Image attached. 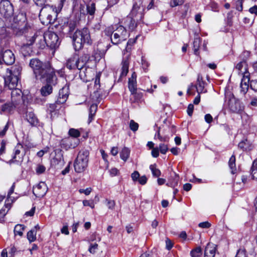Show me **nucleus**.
<instances>
[{"label":"nucleus","mask_w":257,"mask_h":257,"mask_svg":"<svg viewBox=\"0 0 257 257\" xmlns=\"http://www.w3.org/2000/svg\"><path fill=\"white\" fill-rule=\"evenodd\" d=\"M22 71L19 65H15L10 69H7V74L5 77V87L12 90L11 92V101L18 106L24 102L22 91L16 88Z\"/></svg>","instance_id":"obj_1"},{"label":"nucleus","mask_w":257,"mask_h":257,"mask_svg":"<svg viewBox=\"0 0 257 257\" xmlns=\"http://www.w3.org/2000/svg\"><path fill=\"white\" fill-rule=\"evenodd\" d=\"M30 67L32 69L37 79L40 81L48 80L49 82L55 83L56 72H62L60 70H55L49 62H43L38 58L31 59Z\"/></svg>","instance_id":"obj_2"},{"label":"nucleus","mask_w":257,"mask_h":257,"mask_svg":"<svg viewBox=\"0 0 257 257\" xmlns=\"http://www.w3.org/2000/svg\"><path fill=\"white\" fill-rule=\"evenodd\" d=\"M13 33L17 36L25 34L30 29L28 25L26 15L25 13H20L14 18L11 24Z\"/></svg>","instance_id":"obj_3"},{"label":"nucleus","mask_w":257,"mask_h":257,"mask_svg":"<svg viewBox=\"0 0 257 257\" xmlns=\"http://www.w3.org/2000/svg\"><path fill=\"white\" fill-rule=\"evenodd\" d=\"M73 46L76 51L80 50L84 44L90 45L92 40L87 28H84L81 30L75 31L72 37Z\"/></svg>","instance_id":"obj_4"},{"label":"nucleus","mask_w":257,"mask_h":257,"mask_svg":"<svg viewBox=\"0 0 257 257\" xmlns=\"http://www.w3.org/2000/svg\"><path fill=\"white\" fill-rule=\"evenodd\" d=\"M57 15L58 11L55 7L47 5L41 9L39 17L42 23L47 25L54 23Z\"/></svg>","instance_id":"obj_5"},{"label":"nucleus","mask_w":257,"mask_h":257,"mask_svg":"<svg viewBox=\"0 0 257 257\" xmlns=\"http://www.w3.org/2000/svg\"><path fill=\"white\" fill-rule=\"evenodd\" d=\"M89 153L87 150L80 151L74 163V168L76 172H83L87 168Z\"/></svg>","instance_id":"obj_6"},{"label":"nucleus","mask_w":257,"mask_h":257,"mask_svg":"<svg viewBox=\"0 0 257 257\" xmlns=\"http://www.w3.org/2000/svg\"><path fill=\"white\" fill-rule=\"evenodd\" d=\"M128 34L126 30L122 26H119L114 30L113 37H111V42L114 45H117L126 40Z\"/></svg>","instance_id":"obj_7"},{"label":"nucleus","mask_w":257,"mask_h":257,"mask_svg":"<svg viewBox=\"0 0 257 257\" xmlns=\"http://www.w3.org/2000/svg\"><path fill=\"white\" fill-rule=\"evenodd\" d=\"M23 150V146L20 144H18L14 148L12 159L9 160L8 163L10 164L13 163L20 164L23 161V158L25 156Z\"/></svg>","instance_id":"obj_8"},{"label":"nucleus","mask_w":257,"mask_h":257,"mask_svg":"<svg viewBox=\"0 0 257 257\" xmlns=\"http://www.w3.org/2000/svg\"><path fill=\"white\" fill-rule=\"evenodd\" d=\"M15 61V56L12 50L3 49L0 51V65L5 63L7 65H10Z\"/></svg>","instance_id":"obj_9"},{"label":"nucleus","mask_w":257,"mask_h":257,"mask_svg":"<svg viewBox=\"0 0 257 257\" xmlns=\"http://www.w3.org/2000/svg\"><path fill=\"white\" fill-rule=\"evenodd\" d=\"M0 13L6 18H9L13 15V6L10 1L8 0H3L1 2Z\"/></svg>","instance_id":"obj_10"},{"label":"nucleus","mask_w":257,"mask_h":257,"mask_svg":"<svg viewBox=\"0 0 257 257\" xmlns=\"http://www.w3.org/2000/svg\"><path fill=\"white\" fill-rule=\"evenodd\" d=\"M34 42L36 43V45L40 49H44L45 46H47V42L45 38V33L44 35H37L35 34L33 36L31 37L28 40L27 45H32Z\"/></svg>","instance_id":"obj_11"},{"label":"nucleus","mask_w":257,"mask_h":257,"mask_svg":"<svg viewBox=\"0 0 257 257\" xmlns=\"http://www.w3.org/2000/svg\"><path fill=\"white\" fill-rule=\"evenodd\" d=\"M45 38L47 46L52 49H55L59 46L60 42L58 35L56 33L48 31L45 33Z\"/></svg>","instance_id":"obj_12"},{"label":"nucleus","mask_w":257,"mask_h":257,"mask_svg":"<svg viewBox=\"0 0 257 257\" xmlns=\"http://www.w3.org/2000/svg\"><path fill=\"white\" fill-rule=\"evenodd\" d=\"M205 82L203 80V77L201 75L198 74L197 80V83L196 85L191 84L187 89V93L189 95H194L193 92L194 89H196L198 93H200L203 92L204 88Z\"/></svg>","instance_id":"obj_13"},{"label":"nucleus","mask_w":257,"mask_h":257,"mask_svg":"<svg viewBox=\"0 0 257 257\" xmlns=\"http://www.w3.org/2000/svg\"><path fill=\"white\" fill-rule=\"evenodd\" d=\"M79 143V141L78 139L67 137L61 140L60 145L62 148L68 150L76 148Z\"/></svg>","instance_id":"obj_14"},{"label":"nucleus","mask_w":257,"mask_h":257,"mask_svg":"<svg viewBox=\"0 0 257 257\" xmlns=\"http://www.w3.org/2000/svg\"><path fill=\"white\" fill-rule=\"evenodd\" d=\"M228 108L234 113H240L243 109V106L240 102L232 96L228 101Z\"/></svg>","instance_id":"obj_15"},{"label":"nucleus","mask_w":257,"mask_h":257,"mask_svg":"<svg viewBox=\"0 0 257 257\" xmlns=\"http://www.w3.org/2000/svg\"><path fill=\"white\" fill-rule=\"evenodd\" d=\"M144 10L143 6L135 3L129 15L136 18V20L141 21L144 17Z\"/></svg>","instance_id":"obj_16"},{"label":"nucleus","mask_w":257,"mask_h":257,"mask_svg":"<svg viewBox=\"0 0 257 257\" xmlns=\"http://www.w3.org/2000/svg\"><path fill=\"white\" fill-rule=\"evenodd\" d=\"M41 81L42 82L46 83V85L42 87V88H41V94L43 96H47L52 93L53 87L55 86L57 84L58 78L57 76L56 75L55 83H51V82H49L48 80H43Z\"/></svg>","instance_id":"obj_17"},{"label":"nucleus","mask_w":257,"mask_h":257,"mask_svg":"<svg viewBox=\"0 0 257 257\" xmlns=\"http://www.w3.org/2000/svg\"><path fill=\"white\" fill-rule=\"evenodd\" d=\"M140 21L136 20V18L128 15L124 19L123 23L125 29L127 28L129 31H133L135 30Z\"/></svg>","instance_id":"obj_18"},{"label":"nucleus","mask_w":257,"mask_h":257,"mask_svg":"<svg viewBox=\"0 0 257 257\" xmlns=\"http://www.w3.org/2000/svg\"><path fill=\"white\" fill-rule=\"evenodd\" d=\"M69 94V85H65L59 92V95L57 98V103L63 104L65 103L68 99Z\"/></svg>","instance_id":"obj_19"},{"label":"nucleus","mask_w":257,"mask_h":257,"mask_svg":"<svg viewBox=\"0 0 257 257\" xmlns=\"http://www.w3.org/2000/svg\"><path fill=\"white\" fill-rule=\"evenodd\" d=\"M48 190L46 184L44 182H40L37 186L33 188V194L37 197H43Z\"/></svg>","instance_id":"obj_20"},{"label":"nucleus","mask_w":257,"mask_h":257,"mask_svg":"<svg viewBox=\"0 0 257 257\" xmlns=\"http://www.w3.org/2000/svg\"><path fill=\"white\" fill-rule=\"evenodd\" d=\"M249 75V72H244L243 76H242L240 83V91L243 94H245L248 90L249 87L248 83L250 80Z\"/></svg>","instance_id":"obj_21"},{"label":"nucleus","mask_w":257,"mask_h":257,"mask_svg":"<svg viewBox=\"0 0 257 257\" xmlns=\"http://www.w3.org/2000/svg\"><path fill=\"white\" fill-rule=\"evenodd\" d=\"M18 107L16 105L11 102H7L1 105L0 108L1 114H10L12 113L15 109Z\"/></svg>","instance_id":"obj_22"},{"label":"nucleus","mask_w":257,"mask_h":257,"mask_svg":"<svg viewBox=\"0 0 257 257\" xmlns=\"http://www.w3.org/2000/svg\"><path fill=\"white\" fill-rule=\"evenodd\" d=\"M27 120L33 126H37L39 121L35 114L32 111H27L26 114Z\"/></svg>","instance_id":"obj_23"},{"label":"nucleus","mask_w":257,"mask_h":257,"mask_svg":"<svg viewBox=\"0 0 257 257\" xmlns=\"http://www.w3.org/2000/svg\"><path fill=\"white\" fill-rule=\"evenodd\" d=\"M78 57L77 55H74L70 57L66 63V67L69 69H75L76 66H78Z\"/></svg>","instance_id":"obj_24"},{"label":"nucleus","mask_w":257,"mask_h":257,"mask_svg":"<svg viewBox=\"0 0 257 257\" xmlns=\"http://www.w3.org/2000/svg\"><path fill=\"white\" fill-rule=\"evenodd\" d=\"M121 72L120 75V77H125L128 71L129 61L128 57L123 59L121 62Z\"/></svg>","instance_id":"obj_25"},{"label":"nucleus","mask_w":257,"mask_h":257,"mask_svg":"<svg viewBox=\"0 0 257 257\" xmlns=\"http://www.w3.org/2000/svg\"><path fill=\"white\" fill-rule=\"evenodd\" d=\"M51 165L53 166H61L63 165V160L62 156L61 155H56L51 160Z\"/></svg>","instance_id":"obj_26"},{"label":"nucleus","mask_w":257,"mask_h":257,"mask_svg":"<svg viewBox=\"0 0 257 257\" xmlns=\"http://www.w3.org/2000/svg\"><path fill=\"white\" fill-rule=\"evenodd\" d=\"M236 69L243 76L244 72H248L247 69V64L245 61H242L236 65Z\"/></svg>","instance_id":"obj_27"},{"label":"nucleus","mask_w":257,"mask_h":257,"mask_svg":"<svg viewBox=\"0 0 257 257\" xmlns=\"http://www.w3.org/2000/svg\"><path fill=\"white\" fill-rule=\"evenodd\" d=\"M179 180V177L178 175L175 174L174 176L171 177V178L169 180V182L167 183V185L168 186L175 188L178 184V182Z\"/></svg>","instance_id":"obj_28"},{"label":"nucleus","mask_w":257,"mask_h":257,"mask_svg":"<svg viewBox=\"0 0 257 257\" xmlns=\"http://www.w3.org/2000/svg\"><path fill=\"white\" fill-rule=\"evenodd\" d=\"M97 109V105L95 104H92L89 109V114L88 120V123H90L93 119L94 116L95 114Z\"/></svg>","instance_id":"obj_29"},{"label":"nucleus","mask_w":257,"mask_h":257,"mask_svg":"<svg viewBox=\"0 0 257 257\" xmlns=\"http://www.w3.org/2000/svg\"><path fill=\"white\" fill-rule=\"evenodd\" d=\"M228 165L231 170V173L233 174H235L236 171V168L235 165V157L234 155H232L230 158Z\"/></svg>","instance_id":"obj_30"},{"label":"nucleus","mask_w":257,"mask_h":257,"mask_svg":"<svg viewBox=\"0 0 257 257\" xmlns=\"http://www.w3.org/2000/svg\"><path fill=\"white\" fill-rule=\"evenodd\" d=\"M201 43V39L198 36L195 37L193 41V49L194 53L195 55H198L199 54L198 50L200 48Z\"/></svg>","instance_id":"obj_31"},{"label":"nucleus","mask_w":257,"mask_h":257,"mask_svg":"<svg viewBox=\"0 0 257 257\" xmlns=\"http://www.w3.org/2000/svg\"><path fill=\"white\" fill-rule=\"evenodd\" d=\"M130 154V150L126 147H124L120 153V157L123 161L125 162L128 158Z\"/></svg>","instance_id":"obj_32"},{"label":"nucleus","mask_w":257,"mask_h":257,"mask_svg":"<svg viewBox=\"0 0 257 257\" xmlns=\"http://www.w3.org/2000/svg\"><path fill=\"white\" fill-rule=\"evenodd\" d=\"M128 88L132 94L136 93L137 91V80L128 79Z\"/></svg>","instance_id":"obj_33"},{"label":"nucleus","mask_w":257,"mask_h":257,"mask_svg":"<svg viewBox=\"0 0 257 257\" xmlns=\"http://www.w3.org/2000/svg\"><path fill=\"white\" fill-rule=\"evenodd\" d=\"M25 226L23 224H17L15 226L14 228V233L15 235H19L22 236L23 234V231L24 230Z\"/></svg>","instance_id":"obj_34"},{"label":"nucleus","mask_w":257,"mask_h":257,"mask_svg":"<svg viewBox=\"0 0 257 257\" xmlns=\"http://www.w3.org/2000/svg\"><path fill=\"white\" fill-rule=\"evenodd\" d=\"M95 12V5L94 3H91L86 6V14L93 16Z\"/></svg>","instance_id":"obj_35"},{"label":"nucleus","mask_w":257,"mask_h":257,"mask_svg":"<svg viewBox=\"0 0 257 257\" xmlns=\"http://www.w3.org/2000/svg\"><path fill=\"white\" fill-rule=\"evenodd\" d=\"M204 253L211 255L215 256V247L210 244H208L205 247Z\"/></svg>","instance_id":"obj_36"},{"label":"nucleus","mask_w":257,"mask_h":257,"mask_svg":"<svg viewBox=\"0 0 257 257\" xmlns=\"http://www.w3.org/2000/svg\"><path fill=\"white\" fill-rule=\"evenodd\" d=\"M36 234L35 229H32L27 233V238L30 242L34 241L36 239Z\"/></svg>","instance_id":"obj_37"},{"label":"nucleus","mask_w":257,"mask_h":257,"mask_svg":"<svg viewBox=\"0 0 257 257\" xmlns=\"http://www.w3.org/2000/svg\"><path fill=\"white\" fill-rule=\"evenodd\" d=\"M150 169L152 171V174L154 177H159L161 174V171L157 168L156 164H152L150 166Z\"/></svg>","instance_id":"obj_38"},{"label":"nucleus","mask_w":257,"mask_h":257,"mask_svg":"<svg viewBox=\"0 0 257 257\" xmlns=\"http://www.w3.org/2000/svg\"><path fill=\"white\" fill-rule=\"evenodd\" d=\"M202 253V249L200 246L196 247L190 252V255L192 257H200Z\"/></svg>","instance_id":"obj_39"},{"label":"nucleus","mask_w":257,"mask_h":257,"mask_svg":"<svg viewBox=\"0 0 257 257\" xmlns=\"http://www.w3.org/2000/svg\"><path fill=\"white\" fill-rule=\"evenodd\" d=\"M251 171L253 178L257 179V158L253 161L252 163Z\"/></svg>","instance_id":"obj_40"},{"label":"nucleus","mask_w":257,"mask_h":257,"mask_svg":"<svg viewBox=\"0 0 257 257\" xmlns=\"http://www.w3.org/2000/svg\"><path fill=\"white\" fill-rule=\"evenodd\" d=\"M68 134L70 136L69 137L75 139H77L80 136L79 131L75 128H70Z\"/></svg>","instance_id":"obj_41"},{"label":"nucleus","mask_w":257,"mask_h":257,"mask_svg":"<svg viewBox=\"0 0 257 257\" xmlns=\"http://www.w3.org/2000/svg\"><path fill=\"white\" fill-rule=\"evenodd\" d=\"M10 209V207H9V205L7 204L5 206V207L2 208L0 210V221L2 222L4 221V218L5 216V215L8 213L9 210Z\"/></svg>","instance_id":"obj_42"},{"label":"nucleus","mask_w":257,"mask_h":257,"mask_svg":"<svg viewBox=\"0 0 257 257\" xmlns=\"http://www.w3.org/2000/svg\"><path fill=\"white\" fill-rule=\"evenodd\" d=\"M61 104L59 103H57V100L54 103L50 104L49 107L48 108V110L52 113L54 112L56 110H58L59 106Z\"/></svg>","instance_id":"obj_43"},{"label":"nucleus","mask_w":257,"mask_h":257,"mask_svg":"<svg viewBox=\"0 0 257 257\" xmlns=\"http://www.w3.org/2000/svg\"><path fill=\"white\" fill-rule=\"evenodd\" d=\"M238 147L243 151H247L248 148V143L247 140H243L240 142L238 145Z\"/></svg>","instance_id":"obj_44"},{"label":"nucleus","mask_w":257,"mask_h":257,"mask_svg":"<svg viewBox=\"0 0 257 257\" xmlns=\"http://www.w3.org/2000/svg\"><path fill=\"white\" fill-rule=\"evenodd\" d=\"M137 39V37L135 39H131L128 41L126 48H125V50L126 51V52H129L131 51L132 46L136 42Z\"/></svg>","instance_id":"obj_45"},{"label":"nucleus","mask_w":257,"mask_h":257,"mask_svg":"<svg viewBox=\"0 0 257 257\" xmlns=\"http://www.w3.org/2000/svg\"><path fill=\"white\" fill-rule=\"evenodd\" d=\"M11 124L12 122L9 120L3 128H0V136L3 137L5 135L7 131L9 129Z\"/></svg>","instance_id":"obj_46"},{"label":"nucleus","mask_w":257,"mask_h":257,"mask_svg":"<svg viewBox=\"0 0 257 257\" xmlns=\"http://www.w3.org/2000/svg\"><path fill=\"white\" fill-rule=\"evenodd\" d=\"M114 28L113 26H110L107 27L105 30L104 31V33L105 35L107 36L108 37H112V34L113 35L114 32Z\"/></svg>","instance_id":"obj_47"},{"label":"nucleus","mask_w":257,"mask_h":257,"mask_svg":"<svg viewBox=\"0 0 257 257\" xmlns=\"http://www.w3.org/2000/svg\"><path fill=\"white\" fill-rule=\"evenodd\" d=\"M158 149L160 151L161 153L162 154H166L167 151H168V145L164 143H161L159 145V147L158 148Z\"/></svg>","instance_id":"obj_48"},{"label":"nucleus","mask_w":257,"mask_h":257,"mask_svg":"<svg viewBox=\"0 0 257 257\" xmlns=\"http://www.w3.org/2000/svg\"><path fill=\"white\" fill-rule=\"evenodd\" d=\"M105 202L107 207L110 210H113L115 205V203L114 200L106 199Z\"/></svg>","instance_id":"obj_49"},{"label":"nucleus","mask_w":257,"mask_h":257,"mask_svg":"<svg viewBox=\"0 0 257 257\" xmlns=\"http://www.w3.org/2000/svg\"><path fill=\"white\" fill-rule=\"evenodd\" d=\"M130 129L133 132H136L138 130L139 124L136 122L134 120H131L130 122Z\"/></svg>","instance_id":"obj_50"},{"label":"nucleus","mask_w":257,"mask_h":257,"mask_svg":"<svg viewBox=\"0 0 257 257\" xmlns=\"http://www.w3.org/2000/svg\"><path fill=\"white\" fill-rule=\"evenodd\" d=\"M235 257H247L246 250L244 249H239Z\"/></svg>","instance_id":"obj_51"},{"label":"nucleus","mask_w":257,"mask_h":257,"mask_svg":"<svg viewBox=\"0 0 257 257\" xmlns=\"http://www.w3.org/2000/svg\"><path fill=\"white\" fill-rule=\"evenodd\" d=\"M46 170V168L44 166L42 165H38L36 169V171L37 174H41L45 172Z\"/></svg>","instance_id":"obj_52"},{"label":"nucleus","mask_w":257,"mask_h":257,"mask_svg":"<svg viewBox=\"0 0 257 257\" xmlns=\"http://www.w3.org/2000/svg\"><path fill=\"white\" fill-rule=\"evenodd\" d=\"M98 244L96 243H91L89 248V251L91 253H94L95 252L96 250L97 249Z\"/></svg>","instance_id":"obj_53"},{"label":"nucleus","mask_w":257,"mask_h":257,"mask_svg":"<svg viewBox=\"0 0 257 257\" xmlns=\"http://www.w3.org/2000/svg\"><path fill=\"white\" fill-rule=\"evenodd\" d=\"M183 3V0H172L170 4L171 7H174L182 5Z\"/></svg>","instance_id":"obj_54"},{"label":"nucleus","mask_w":257,"mask_h":257,"mask_svg":"<svg viewBox=\"0 0 257 257\" xmlns=\"http://www.w3.org/2000/svg\"><path fill=\"white\" fill-rule=\"evenodd\" d=\"M15 188V183H14L11 187L9 191L8 194V199H10L12 201H13V199H12L13 197L11 196V195L14 193V189Z\"/></svg>","instance_id":"obj_55"},{"label":"nucleus","mask_w":257,"mask_h":257,"mask_svg":"<svg viewBox=\"0 0 257 257\" xmlns=\"http://www.w3.org/2000/svg\"><path fill=\"white\" fill-rule=\"evenodd\" d=\"M250 86L252 90L257 92V80H252L250 81Z\"/></svg>","instance_id":"obj_56"},{"label":"nucleus","mask_w":257,"mask_h":257,"mask_svg":"<svg viewBox=\"0 0 257 257\" xmlns=\"http://www.w3.org/2000/svg\"><path fill=\"white\" fill-rule=\"evenodd\" d=\"M78 66H76V68H77L79 70H82L85 65V63L83 61H81L80 59L78 57Z\"/></svg>","instance_id":"obj_57"},{"label":"nucleus","mask_w":257,"mask_h":257,"mask_svg":"<svg viewBox=\"0 0 257 257\" xmlns=\"http://www.w3.org/2000/svg\"><path fill=\"white\" fill-rule=\"evenodd\" d=\"M250 53L248 51H244L240 55V57L242 59V61H245L249 57Z\"/></svg>","instance_id":"obj_58"},{"label":"nucleus","mask_w":257,"mask_h":257,"mask_svg":"<svg viewBox=\"0 0 257 257\" xmlns=\"http://www.w3.org/2000/svg\"><path fill=\"white\" fill-rule=\"evenodd\" d=\"M173 246V243H172V241L169 239L168 238H167L166 240V247L168 250H170Z\"/></svg>","instance_id":"obj_59"},{"label":"nucleus","mask_w":257,"mask_h":257,"mask_svg":"<svg viewBox=\"0 0 257 257\" xmlns=\"http://www.w3.org/2000/svg\"><path fill=\"white\" fill-rule=\"evenodd\" d=\"M199 227L203 228H208L211 226V224L208 221L201 222L198 224Z\"/></svg>","instance_id":"obj_60"},{"label":"nucleus","mask_w":257,"mask_h":257,"mask_svg":"<svg viewBox=\"0 0 257 257\" xmlns=\"http://www.w3.org/2000/svg\"><path fill=\"white\" fill-rule=\"evenodd\" d=\"M132 178L134 181H138L140 175L138 171H135L131 175Z\"/></svg>","instance_id":"obj_61"},{"label":"nucleus","mask_w":257,"mask_h":257,"mask_svg":"<svg viewBox=\"0 0 257 257\" xmlns=\"http://www.w3.org/2000/svg\"><path fill=\"white\" fill-rule=\"evenodd\" d=\"M35 4L39 7L45 6V3L47 2V0H33Z\"/></svg>","instance_id":"obj_62"},{"label":"nucleus","mask_w":257,"mask_h":257,"mask_svg":"<svg viewBox=\"0 0 257 257\" xmlns=\"http://www.w3.org/2000/svg\"><path fill=\"white\" fill-rule=\"evenodd\" d=\"M152 155L154 158H157L159 155V150L158 148H153L151 152Z\"/></svg>","instance_id":"obj_63"},{"label":"nucleus","mask_w":257,"mask_h":257,"mask_svg":"<svg viewBox=\"0 0 257 257\" xmlns=\"http://www.w3.org/2000/svg\"><path fill=\"white\" fill-rule=\"evenodd\" d=\"M138 181L139 183L141 185H145L147 181V178L146 177V176H142L141 177H140Z\"/></svg>","instance_id":"obj_64"}]
</instances>
